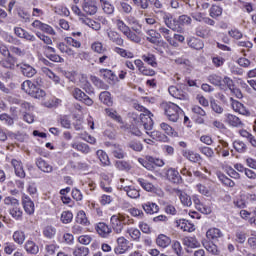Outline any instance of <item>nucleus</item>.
Masks as SVG:
<instances>
[{
    "instance_id": "nucleus-32",
    "label": "nucleus",
    "mask_w": 256,
    "mask_h": 256,
    "mask_svg": "<svg viewBox=\"0 0 256 256\" xmlns=\"http://www.w3.org/2000/svg\"><path fill=\"white\" fill-rule=\"evenodd\" d=\"M71 147L76 151H80V153H83L84 155H89V153H91V148H89V145L82 142H74L71 144Z\"/></svg>"
},
{
    "instance_id": "nucleus-45",
    "label": "nucleus",
    "mask_w": 256,
    "mask_h": 256,
    "mask_svg": "<svg viewBox=\"0 0 256 256\" xmlns=\"http://www.w3.org/2000/svg\"><path fill=\"white\" fill-rule=\"evenodd\" d=\"M0 121L7 127H13L15 120L7 113L0 114Z\"/></svg>"
},
{
    "instance_id": "nucleus-46",
    "label": "nucleus",
    "mask_w": 256,
    "mask_h": 256,
    "mask_svg": "<svg viewBox=\"0 0 256 256\" xmlns=\"http://www.w3.org/2000/svg\"><path fill=\"white\" fill-rule=\"evenodd\" d=\"M126 233L133 241H139V239H141V231L137 228H128Z\"/></svg>"
},
{
    "instance_id": "nucleus-18",
    "label": "nucleus",
    "mask_w": 256,
    "mask_h": 256,
    "mask_svg": "<svg viewBox=\"0 0 256 256\" xmlns=\"http://www.w3.org/2000/svg\"><path fill=\"white\" fill-rule=\"evenodd\" d=\"M107 37L109 41H111L112 43H115V45H118L119 47H123V45H125V40L121 38V35L117 31H114V30L107 31Z\"/></svg>"
},
{
    "instance_id": "nucleus-30",
    "label": "nucleus",
    "mask_w": 256,
    "mask_h": 256,
    "mask_svg": "<svg viewBox=\"0 0 256 256\" xmlns=\"http://www.w3.org/2000/svg\"><path fill=\"white\" fill-rule=\"evenodd\" d=\"M76 223L83 225V227H89V225H91V221H89L87 214L83 210L78 211L76 215Z\"/></svg>"
},
{
    "instance_id": "nucleus-36",
    "label": "nucleus",
    "mask_w": 256,
    "mask_h": 256,
    "mask_svg": "<svg viewBox=\"0 0 256 256\" xmlns=\"http://www.w3.org/2000/svg\"><path fill=\"white\" fill-rule=\"evenodd\" d=\"M193 201L194 204L196 205V209L200 211V213H203L204 215H210L211 207L201 203V200H199L198 198H194Z\"/></svg>"
},
{
    "instance_id": "nucleus-23",
    "label": "nucleus",
    "mask_w": 256,
    "mask_h": 256,
    "mask_svg": "<svg viewBox=\"0 0 256 256\" xmlns=\"http://www.w3.org/2000/svg\"><path fill=\"white\" fill-rule=\"evenodd\" d=\"M158 31V33L165 38L169 45H175V42L173 41V32L170 29L166 28L165 26H160Z\"/></svg>"
},
{
    "instance_id": "nucleus-57",
    "label": "nucleus",
    "mask_w": 256,
    "mask_h": 256,
    "mask_svg": "<svg viewBox=\"0 0 256 256\" xmlns=\"http://www.w3.org/2000/svg\"><path fill=\"white\" fill-rule=\"evenodd\" d=\"M138 161L148 171H155V165L153 164V162H149V160L147 159V156L145 157V159L143 158L138 159Z\"/></svg>"
},
{
    "instance_id": "nucleus-51",
    "label": "nucleus",
    "mask_w": 256,
    "mask_h": 256,
    "mask_svg": "<svg viewBox=\"0 0 256 256\" xmlns=\"http://www.w3.org/2000/svg\"><path fill=\"white\" fill-rule=\"evenodd\" d=\"M112 155L116 159H124L126 154H125V151H123V148H121V146L114 145V148L112 150Z\"/></svg>"
},
{
    "instance_id": "nucleus-53",
    "label": "nucleus",
    "mask_w": 256,
    "mask_h": 256,
    "mask_svg": "<svg viewBox=\"0 0 256 256\" xmlns=\"http://www.w3.org/2000/svg\"><path fill=\"white\" fill-rule=\"evenodd\" d=\"M60 220L64 225L71 223L73 221V213L71 211L62 212Z\"/></svg>"
},
{
    "instance_id": "nucleus-1",
    "label": "nucleus",
    "mask_w": 256,
    "mask_h": 256,
    "mask_svg": "<svg viewBox=\"0 0 256 256\" xmlns=\"http://www.w3.org/2000/svg\"><path fill=\"white\" fill-rule=\"evenodd\" d=\"M156 15L158 19H162L164 25H166L168 29H171V31H179V26H177V23H180L181 25H191V23H193L191 16L187 15L179 16L178 20L177 18L173 17L171 13L165 12L163 10L157 11Z\"/></svg>"
},
{
    "instance_id": "nucleus-13",
    "label": "nucleus",
    "mask_w": 256,
    "mask_h": 256,
    "mask_svg": "<svg viewBox=\"0 0 256 256\" xmlns=\"http://www.w3.org/2000/svg\"><path fill=\"white\" fill-rule=\"evenodd\" d=\"M95 230L98 233V235L103 239H107V237H109V235H111L112 233L111 227H109V225H107L104 222L97 223L95 225Z\"/></svg>"
},
{
    "instance_id": "nucleus-25",
    "label": "nucleus",
    "mask_w": 256,
    "mask_h": 256,
    "mask_svg": "<svg viewBox=\"0 0 256 256\" xmlns=\"http://www.w3.org/2000/svg\"><path fill=\"white\" fill-rule=\"evenodd\" d=\"M142 209L147 213V215H155V213H159V205L154 202L143 203Z\"/></svg>"
},
{
    "instance_id": "nucleus-40",
    "label": "nucleus",
    "mask_w": 256,
    "mask_h": 256,
    "mask_svg": "<svg viewBox=\"0 0 256 256\" xmlns=\"http://www.w3.org/2000/svg\"><path fill=\"white\" fill-rule=\"evenodd\" d=\"M24 247H25V251L30 255H37V253H39V246H37V244L31 240H28L25 243Z\"/></svg>"
},
{
    "instance_id": "nucleus-59",
    "label": "nucleus",
    "mask_w": 256,
    "mask_h": 256,
    "mask_svg": "<svg viewBox=\"0 0 256 256\" xmlns=\"http://www.w3.org/2000/svg\"><path fill=\"white\" fill-rule=\"evenodd\" d=\"M115 53H117L118 55H120L121 57H127V59H133L134 55L132 52H129L123 48L120 47H116L114 49Z\"/></svg>"
},
{
    "instance_id": "nucleus-62",
    "label": "nucleus",
    "mask_w": 256,
    "mask_h": 256,
    "mask_svg": "<svg viewBox=\"0 0 256 256\" xmlns=\"http://www.w3.org/2000/svg\"><path fill=\"white\" fill-rule=\"evenodd\" d=\"M43 105L44 107H48L49 109H52V107H57L58 105H61V99L52 98L50 100L45 101Z\"/></svg>"
},
{
    "instance_id": "nucleus-61",
    "label": "nucleus",
    "mask_w": 256,
    "mask_h": 256,
    "mask_svg": "<svg viewBox=\"0 0 256 256\" xmlns=\"http://www.w3.org/2000/svg\"><path fill=\"white\" fill-rule=\"evenodd\" d=\"M218 178L221 183H223V185H225L226 187H233L235 185L233 180H231V178L225 176L224 174H218Z\"/></svg>"
},
{
    "instance_id": "nucleus-35",
    "label": "nucleus",
    "mask_w": 256,
    "mask_h": 256,
    "mask_svg": "<svg viewBox=\"0 0 256 256\" xmlns=\"http://www.w3.org/2000/svg\"><path fill=\"white\" fill-rule=\"evenodd\" d=\"M99 100L103 105H107V107H113V98H111V93L109 91L101 92L99 95Z\"/></svg>"
},
{
    "instance_id": "nucleus-3",
    "label": "nucleus",
    "mask_w": 256,
    "mask_h": 256,
    "mask_svg": "<svg viewBox=\"0 0 256 256\" xmlns=\"http://www.w3.org/2000/svg\"><path fill=\"white\" fill-rule=\"evenodd\" d=\"M110 223L114 233L118 235L123 233L125 225H133V219H131L127 214H114L110 218Z\"/></svg>"
},
{
    "instance_id": "nucleus-31",
    "label": "nucleus",
    "mask_w": 256,
    "mask_h": 256,
    "mask_svg": "<svg viewBox=\"0 0 256 256\" xmlns=\"http://www.w3.org/2000/svg\"><path fill=\"white\" fill-rule=\"evenodd\" d=\"M146 35V41L152 43V45H157V43H159V39H161V34L155 30H148Z\"/></svg>"
},
{
    "instance_id": "nucleus-41",
    "label": "nucleus",
    "mask_w": 256,
    "mask_h": 256,
    "mask_svg": "<svg viewBox=\"0 0 256 256\" xmlns=\"http://www.w3.org/2000/svg\"><path fill=\"white\" fill-rule=\"evenodd\" d=\"M96 155L100 161V163L104 166V167H108V165H111V161L109 160V155H107V153L103 150H98L96 152Z\"/></svg>"
},
{
    "instance_id": "nucleus-19",
    "label": "nucleus",
    "mask_w": 256,
    "mask_h": 256,
    "mask_svg": "<svg viewBox=\"0 0 256 256\" xmlns=\"http://www.w3.org/2000/svg\"><path fill=\"white\" fill-rule=\"evenodd\" d=\"M35 163L38 169L43 173H53V166L43 158H36Z\"/></svg>"
},
{
    "instance_id": "nucleus-48",
    "label": "nucleus",
    "mask_w": 256,
    "mask_h": 256,
    "mask_svg": "<svg viewBox=\"0 0 256 256\" xmlns=\"http://www.w3.org/2000/svg\"><path fill=\"white\" fill-rule=\"evenodd\" d=\"M203 247L208 251V253H211L212 255H218L219 250L217 248V245L213 244V242H203Z\"/></svg>"
},
{
    "instance_id": "nucleus-12",
    "label": "nucleus",
    "mask_w": 256,
    "mask_h": 256,
    "mask_svg": "<svg viewBox=\"0 0 256 256\" xmlns=\"http://www.w3.org/2000/svg\"><path fill=\"white\" fill-rule=\"evenodd\" d=\"M112 181L113 178H111V176L102 174L100 180V189H102L104 193H113V187H111Z\"/></svg>"
},
{
    "instance_id": "nucleus-55",
    "label": "nucleus",
    "mask_w": 256,
    "mask_h": 256,
    "mask_svg": "<svg viewBox=\"0 0 256 256\" xmlns=\"http://www.w3.org/2000/svg\"><path fill=\"white\" fill-rule=\"evenodd\" d=\"M42 73H44V75L49 77V79H52L54 83L56 84L59 83L60 81L59 76L55 75V73H53V71H51L49 68L47 67L42 68Z\"/></svg>"
},
{
    "instance_id": "nucleus-16",
    "label": "nucleus",
    "mask_w": 256,
    "mask_h": 256,
    "mask_svg": "<svg viewBox=\"0 0 256 256\" xmlns=\"http://www.w3.org/2000/svg\"><path fill=\"white\" fill-rule=\"evenodd\" d=\"M225 122L230 125V127H245V124L243 123V121H241V119L233 114H225Z\"/></svg>"
},
{
    "instance_id": "nucleus-33",
    "label": "nucleus",
    "mask_w": 256,
    "mask_h": 256,
    "mask_svg": "<svg viewBox=\"0 0 256 256\" xmlns=\"http://www.w3.org/2000/svg\"><path fill=\"white\" fill-rule=\"evenodd\" d=\"M156 244L158 247L165 249L171 245V238H169L167 235L160 234L156 239Z\"/></svg>"
},
{
    "instance_id": "nucleus-5",
    "label": "nucleus",
    "mask_w": 256,
    "mask_h": 256,
    "mask_svg": "<svg viewBox=\"0 0 256 256\" xmlns=\"http://www.w3.org/2000/svg\"><path fill=\"white\" fill-rule=\"evenodd\" d=\"M140 111H143V113L140 114V121L146 131H151L153 129V114L151 111L143 108V106L140 107Z\"/></svg>"
},
{
    "instance_id": "nucleus-52",
    "label": "nucleus",
    "mask_w": 256,
    "mask_h": 256,
    "mask_svg": "<svg viewBox=\"0 0 256 256\" xmlns=\"http://www.w3.org/2000/svg\"><path fill=\"white\" fill-rule=\"evenodd\" d=\"M115 167L119 171H129V169H131V164L127 161L118 160L115 162Z\"/></svg>"
},
{
    "instance_id": "nucleus-39",
    "label": "nucleus",
    "mask_w": 256,
    "mask_h": 256,
    "mask_svg": "<svg viewBox=\"0 0 256 256\" xmlns=\"http://www.w3.org/2000/svg\"><path fill=\"white\" fill-rule=\"evenodd\" d=\"M104 111L107 117H110V119H113V121H116L117 123H123V119L121 118V115L117 113V110L113 108H106Z\"/></svg>"
},
{
    "instance_id": "nucleus-43",
    "label": "nucleus",
    "mask_w": 256,
    "mask_h": 256,
    "mask_svg": "<svg viewBox=\"0 0 256 256\" xmlns=\"http://www.w3.org/2000/svg\"><path fill=\"white\" fill-rule=\"evenodd\" d=\"M9 213L11 217H13V219H15L16 221L21 220L23 217V210H21L20 206L11 207L9 209Z\"/></svg>"
},
{
    "instance_id": "nucleus-64",
    "label": "nucleus",
    "mask_w": 256,
    "mask_h": 256,
    "mask_svg": "<svg viewBox=\"0 0 256 256\" xmlns=\"http://www.w3.org/2000/svg\"><path fill=\"white\" fill-rule=\"evenodd\" d=\"M46 256H53L57 252V246L55 244H47L45 246Z\"/></svg>"
},
{
    "instance_id": "nucleus-38",
    "label": "nucleus",
    "mask_w": 256,
    "mask_h": 256,
    "mask_svg": "<svg viewBox=\"0 0 256 256\" xmlns=\"http://www.w3.org/2000/svg\"><path fill=\"white\" fill-rule=\"evenodd\" d=\"M183 245H185V247H190V249H197V247H201V243H199L195 237H185L183 239Z\"/></svg>"
},
{
    "instance_id": "nucleus-49",
    "label": "nucleus",
    "mask_w": 256,
    "mask_h": 256,
    "mask_svg": "<svg viewBox=\"0 0 256 256\" xmlns=\"http://www.w3.org/2000/svg\"><path fill=\"white\" fill-rule=\"evenodd\" d=\"M91 49L94 51V53H98L99 55H102V53H105L107 51V48L103 47V43L96 41L91 44Z\"/></svg>"
},
{
    "instance_id": "nucleus-54",
    "label": "nucleus",
    "mask_w": 256,
    "mask_h": 256,
    "mask_svg": "<svg viewBox=\"0 0 256 256\" xmlns=\"http://www.w3.org/2000/svg\"><path fill=\"white\" fill-rule=\"evenodd\" d=\"M56 233H57V230L53 226H47L43 230V235L47 239H53Z\"/></svg>"
},
{
    "instance_id": "nucleus-47",
    "label": "nucleus",
    "mask_w": 256,
    "mask_h": 256,
    "mask_svg": "<svg viewBox=\"0 0 256 256\" xmlns=\"http://www.w3.org/2000/svg\"><path fill=\"white\" fill-rule=\"evenodd\" d=\"M137 181L140 187H142V189H144L145 191H148V192L155 191V186L151 184V182H148L143 178H139Z\"/></svg>"
},
{
    "instance_id": "nucleus-14",
    "label": "nucleus",
    "mask_w": 256,
    "mask_h": 256,
    "mask_svg": "<svg viewBox=\"0 0 256 256\" xmlns=\"http://www.w3.org/2000/svg\"><path fill=\"white\" fill-rule=\"evenodd\" d=\"M173 194L177 195V197H179V199H180L182 205H184V207H191V205H193V202L191 201V196L187 195V193L183 192L181 189L174 188Z\"/></svg>"
},
{
    "instance_id": "nucleus-6",
    "label": "nucleus",
    "mask_w": 256,
    "mask_h": 256,
    "mask_svg": "<svg viewBox=\"0 0 256 256\" xmlns=\"http://www.w3.org/2000/svg\"><path fill=\"white\" fill-rule=\"evenodd\" d=\"M71 93H72V97H74L76 101H80V103H84V105H87V107H91L94 103L93 99L87 96V94H85V92H83L79 88H74Z\"/></svg>"
},
{
    "instance_id": "nucleus-26",
    "label": "nucleus",
    "mask_w": 256,
    "mask_h": 256,
    "mask_svg": "<svg viewBox=\"0 0 256 256\" xmlns=\"http://www.w3.org/2000/svg\"><path fill=\"white\" fill-rule=\"evenodd\" d=\"M11 165L14 167L15 175L21 179L25 178V170L23 169V163L17 159L11 160Z\"/></svg>"
},
{
    "instance_id": "nucleus-28",
    "label": "nucleus",
    "mask_w": 256,
    "mask_h": 256,
    "mask_svg": "<svg viewBox=\"0 0 256 256\" xmlns=\"http://www.w3.org/2000/svg\"><path fill=\"white\" fill-rule=\"evenodd\" d=\"M123 191L127 194L130 199H139L141 197V194L139 193V190L135 188V186H120Z\"/></svg>"
},
{
    "instance_id": "nucleus-15",
    "label": "nucleus",
    "mask_w": 256,
    "mask_h": 256,
    "mask_svg": "<svg viewBox=\"0 0 256 256\" xmlns=\"http://www.w3.org/2000/svg\"><path fill=\"white\" fill-rule=\"evenodd\" d=\"M22 205L27 215H33V213H35V203L29 196L24 195L22 197Z\"/></svg>"
},
{
    "instance_id": "nucleus-10",
    "label": "nucleus",
    "mask_w": 256,
    "mask_h": 256,
    "mask_svg": "<svg viewBox=\"0 0 256 256\" xmlns=\"http://www.w3.org/2000/svg\"><path fill=\"white\" fill-rule=\"evenodd\" d=\"M230 101L231 107L233 111H235V113H239L240 115H244L245 117L251 116V112L247 109V107H245V105H243V103L233 98H230Z\"/></svg>"
},
{
    "instance_id": "nucleus-34",
    "label": "nucleus",
    "mask_w": 256,
    "mask_h": 256,
    "mask_svg": "<svg viewBox=\"0 0 256 256\" xmlns=\"http://www.w3.org/2000/svg\"><path fill=\"white\" fill-rule=\"evenodd\" d=\"M142 61L150 65V67L157 68V57L152 53H147L141 56Z\"/></svg>"
},
{
    "instance_id": "nucleus-9",
    "label": "nucleus",
    "mask_w": 256,
    "mask_h": 256,
    "mask_svg": "<svg viewBox=\"0 0 256 256\" xmlns=\"http://www.w3.org/2000/svg\"><path fill=\"white\" fill-rule=\"evenodd\" d=\"M116 243L117 246L114 248V253L116 255H123V253H127V251L130 249L129 240L123 236L118 237Z\"/></svg>"
},
{
    "instance_id": "nucleus-20",
    "label": "nucleus",
    "mask_w": 256,
    "mask_h": 256,
    "mask_svg": "<svg viewBox=\"0 0 256 256\" xmlns=\"http://www.w3.org/2000/svg\"><path fill=\"white\" fill-rule=\"evenodd\" d=\"M80 22L83 23V25H87V27H90V29H93L94 31L101 30V23L96 22L87 16L80 17Z\"/></svg>"
},
{
    "instance_id": "nucleus-27",
    "label": "nucleus",
    "mask_w": 256,
    "mask_h": 256,
    "mask_svg": "<svg viewBox=\"0 0 256 256\" xmlns=\"http://www.w3.org/2000/svg\"><path fill=\"white\" fill-rule=\"evenodd\" d=\"M116 29L120 31L123 35H125L131 28L121 19V17H116L113 20Z\"/></svg>"
},
{
    "instance_id": "nucleus-56",
    "label": "nucleus",
    "mask_w": 256,
    "mask_h": 256,
    "mask_svg": "<svg viewBox=\"0 0 256 256\" xmlns=\"http://www.w3.org/2000/svg\"><path fill=\"white\" fill-rule=\"evenodd\" d=\"M147 134L154 139L155 141H166L167 140V136H165V134H162L159 131H153V132H147Z\"/></svg>"
},
{
    "instance_id": "nucleus-50",
    "label": "nucleus",
    "mask_w": 256,
    "mask_h": 256,
    "mask_svg": "<svg viewBox=\"0 0 256 256\" xmlns=\"http://www.w3.org/2000/svg\"><path fill=\"white\" fill-rule=\"evenodd\" d=\"M208 81L212 85H216L217 87H221L223 83V78L217 74H211L208 76Z\"/></svg>"
},
{
    "instance_id": "nucleus-60",
    "label": "nucleus",
    "mask_w": 256,
    "mask_h": 256,
    "mask_svg": "<svg viewBox=\"0 0 256 256\" xmlns=\"http://www.w3.org/2000/svg\"><path fill=\"white\" fill-rule=\"evenodd\" d=\"M100 73H102L104 79H109V81H115L117 79L115 73L109 69H101Z\"/></svg>"
},
{
    "instance_id": "nucleus-58",
    "label": "nucleus",
    "mask_w": 256,
    "mask_h": 256,
    "mask_svg": "<svg viewBox=\"0 0 256 256\" xmlns=\"http://www.w3.org/2000/svg\"><path fill=\"white\" fill-rule=\"evenodd\" d=\"M233 147L238 153H245L247 151V145H245L243 141H234Z\"/></svg>"
},
{
    "instance_id": "nucleus-8",
    "label": "nucleus",
    "mask_w": 256,
    "mask_h": 256,
    "mask_svg": "<svg viewBox=\"0 0 256 256\" xmlns=\"http://www.w3.org/2000/svg\"><path fill=\"white\" fill-rule=\"evenodd\" d=\"M82 11H84L86 15H96L97 11H99V8L97 7V0H83Z\"/></svg>"
},
{
    "instance_id": "nucleus-2",
    "label": "nucleus",
    "mask_w": 256,
    "mask_h": 256,
    "mask_svg": "<svg viewBox=\"0 0 256 256\" xmlns=\"http://www.w3.org/2000/svg\"><path fill=\"white\" fill-rule=\"evenodd\" d=\"M164 113L169 121L177 123L179 119H183L185 113L177 104L173 102H166L162 104Z\"/></svg>"
},
{
    "instance_id": "nucleus-17",
    "label": "nucleus",
    "mask_w": 256,
    "mask_h": 256,
    "mask_svg": "<svg viewBox=\"0 0 256 256\" xmlns=\"http://www.w3.org/2000/svg\"><path fill=\"white\" fill-rule=\"evenodd\" d=\"M168 92L175 99H180L182 101H187V99H189V95L183 92V90H180L179 88H177V86H170L168 88Z\"/></svg>"
},
{
    "instance_id": "nucleus-4",
    "label": "nucleus",
    "mask_w": 256,
    "mask_h": 256,
    "mask_svg": "<svg viewBox=\"0 0 256 256\" xmlns=\"http://www.w3.org/2000/svg\"><path fill=\"white\" fill-rule=\"evenodd\" d=\"M22 91H25L28 95L34 99H43L47 93L43 89L37 87L31 80H26L21 84Z\"/></svg>"
},
{
    "instance_id": "nucleus-37",
    "label": "nucleus",
    "mask_w": 256,
    "mask_h": 256,
    "mask_svg": "<svg viewBox=\"0 0 256 256\" xmlns=\"http://www.w3.org/2000/svg\"><path fill=\"white\" fill-rule=\"evenodd\" d=\"M188 45L191 47V49H196V51H201V49L205 47L203 41L195 37H192L188 40Z\"/></svg>"
},
{
    "instance_id": "nucleus-42",
    "label": "nucleus",
    "mask_w": 256,
    "mask_h": 256,
    "mask_svg": "<svg viewBox=\"0 0 256 256\" xmlns=\"http://www.w3.org/2000/svg\"><path fill=\"white\" fill-rule=\"evenodd\" d=\"M209 15L212 19H218V17L223 15V8L218 5H212L209 9Z\"/></svg>"
},
{
    "instance_id": "nucleus-21",
    "label": "nucleus",
    "mask_w": 256,
    "mask_h": 256,
    "mask_svg": "<svg viewBox=\"0 0 256 256\" xmlns=\"http://www.w3.org/2000/svg\"><path fill=\"white\" fill-rule=\"evenodd\" d=\"M17 64V58L13 56H6L4 59L0 61L1 67L4 69H10L13 70L15 69V65Z\"/></svg>"
},
{
    "instance_id": "nucleus-22",
    "label": "nucleus",
    "mask_w": 256,
    "mask_h": 256,
    "mask_svg": "<svg viewBox=\"0 0 256 256\" xmlns=\"http://www.w3.org/2000/svg\"><path fill=\"white\" fill-rule=\"evenodd\" d=\"M166 177L171 183H181V175L175 168H169L166 170Z\"/></svg>"
},
{
    "instance_id": "nucleus-7",
    "label": "nucleus",
    "mask_w": 256,
    "mask_h": 256,
    "mask_svg": "<svg viewBox=\"0 0 256 256\" xmlns=\"http://www.w3.org/2000/svg\"><path fill=\"white\" fill-rule=\"evenodd\" d=\"M16 67L19 69L21 75L28 77V79H31V77H35V75H37V69L26 62L19 63L16 65Z\"/></svg>"
},
{
    "instance_id": "nucleus-24",
    "label": "nucleus",
    "mask_w": 256,
    "mask_h": 256,
    "mask_svg": "<svg viewBox=\"0 0 256 256\" xmlns=\"http://www.w3.org/2000/svg\"><path fill=\"white\" fill-rule=\"evenodd\" d=\"M207 239H210V241H219L221 237H223V232L219 228H210L206 232Z\"/></svg>"
},
{
    "instance_id": "nucleus-44",
    "label": "nucleus",
    "mask_w": 256,
    "mask_h": 256,
    "mask_svg": "<svg viewBox=\"0 0 256 256\" xmlns=\"http://www.w3.org/2000/svg\"><path fill=\"white\" fill-rule=\"evenodd\" d=\"M13 241L17 243V245H23L25 243V232L18 230L13 233Z\"/></svg>"
},
{
    "instance_id": "nucleus-29",
    "label": "nucleus",
    "mask_w": 256,
    "mask_h": 256,
    "mask_svg": "<svg viewBox=\"0 0 256 256\" xmlns=\"http://www.w3.org/2000/svg\"><path fill=\"white\" fill-rule=\"evenodd\" d=\"M182 155L191 163H199L201 161V155L191 150H183Z\"/></svg>"
},
{
    "instance_id": "nucleus-11",
    "label": "nucleus",
    "mask_w": 256,
    "mask_h": 256,
    "mask_svg": "<svg viewBox=\"0 0 256 256\" xmlns=\"http://www.w3.org/2000/svg\"><path fill=\"white\" fill-rule=\"evenodd\" d=\"M124 34L125 37L129 40L132 41V43H141V26L138 27H132Z\"/></svg>"
},
{
    "instance_id": "nucleus-63",
    "label": "nucleus",
    "mask_w": 256,
    "mask_h": 256,
    "mask_svg": "<svg viewBox=\"0 0 256 256\" xmlns=\"http://www.w3.org/2000/svg\"><path fill=\"white\" fill-rule=\"evenodd\" d=\"M74 256H87L89 255V248L85 246L78 247L74 250Z\"/></svg>"
}]
</instances>
